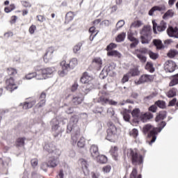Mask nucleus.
<instances>
[{"instance_id": "nucleus-1", "label": "nucleus", "mask_w": 178, "mask_h": 178, "mask_svg": "<svg viewBox=\"0 0 178 178\" xmlns=\"http://www.w3.org/2000/svg\"><path fill=\"white\" fill-rule=\"evenodd\" d=\"M77 65H79V62L77 61V58H76L70 59L69 63H67L66 61L63 60L60 63L62 70L58 71L59 76H60V77H65V76L67 74L69 70H70L71 69H74V67H76Z\"/></svg>"}, {"instance_id": "nucleus-2", "label": "nucleus", "mask_w": 178, "mask_h": 178, "mask_svg": "<svg viewBox=\"0 0 178 178\" xmlns=\"http://www.w3.org/2000/svg\"><path fill=\"white\" fill-rule=\"evenodd\" d=\"M143 131L144 134H148L149 138L152 139L149 142V145H152L153 143L156 141V134H158V128H154L152 125L147 124L143 127Z\"/></svg>"}, {"instance_id": "nucleus-3", "label": "nucleus", "mask_w": 178, "mask_h": 178, "mask_svg": "<svg viewBox=\"0 0 178 178\" xmlns=\"http://www.w3.org/2000/svg\"><path fill=\"white\" fill-rule=\"evenodd\" d=\"M92 76H90L87 72H85L82 77L81 78V83L86 85V89L85 90V94H88L92 88H95L94 83H92Z\"/></svg>"}, {"instance_id": "nucleus-4", "label": "nucleus", "mask_w": 178, "mask_h": 178, "mask_svg": "<svg viewBox=\"0 0 178 178\" xmlns=\"http://www.w3.org/2000/svg\"><path fill=\"white\" fill-rule=\"evenodd\" d=\"M140 40L142 44H149L152 40V36L151 35V28L148 26H145L140 31Z\"/></svg>"}, {"instance_id": "nucleus-5", "label": "nucleus", "mask_w": 178, "mask_h": 178, "mask_svg": "<svg viewBox=\"0 0 178 178\" xmlns=\"http://www.w3.org/2000/svg\"><path fill=\"white\" fill-rule=\"evenodd\" d=\"M108 129H107V140L108 141H111V143H115V140H116V135L118 133V128L112 123L111 122L108 123Z\"/></svg>"}, {"instance_id": "nucleus-6", "label": "nucleus", "mask_w": 178, "mask_h": 178, "mask_svg": "<svg viewBox=\"0 0 178 178\" xmlns=\"http://www.w3.org/2000/svg\"><path fill=\"white\" fill-rule=\"evenodd\" d=\"M44 150L49 152V154H52V155H55L56 156H60V150L56 148V146L54 145L52 143H45L44 146Z\"/></svg>"}, {"instance_id": "nucleus-7", "label": "nucleus", "mask_w": 178, "mask_h": 178, "mask_svg": "<svg viewBox=\"0 0 178 178\" xmlns=\"http://www.w3.org/2000/svg\"><path fill=\"white\" fill-rule=\"evenodd\" d=\"M128 155H129V156H131L133 165H140V163H143V156L138 155L136 151L130 149L128 151Z\"/></svg>"}, {"instance_id": "nucleus-8", "label": "nucleus", "mask_w": 178, "mask_h": 178, "mask_svg": "<svg viewBox=\"0 0 178 178\" xmlns=\"http://www.w3.org/2000/svg\"><path fill=\"white\" fill-rule=\"evenodd\" d=\"M152 24L154 34H158V31L159 33H162V31H165V30H166V27H168V24H166V22H165V21H161L160 24L158 26V24H156V22L153 20Z\"/></svg>"}, {"instance_id": "nucleus-9", "label": "nucleus", "mask_w": 178, "mask_h": 178, "mask_svg": "<svg viewBox=\"0 0 178 178\" xmlns=\"http://www.w3.org/2000/svg\"><path fill=\"white\" fill-rule=\"evenodd\" d=\"M154 81V76L149 74H143L138 80H135L134 83L136 86L140 84H144L145 83H149Z\"/></svg>"}, {"instance_id": "nucleus-10", "label": "nucleus", "mask_w": 178, "mask_h": 178, "mask_svg": "<svg viewBox=\"0 0 178 178\" xmlns=\"http://www.w3.org/2000/svg\"><path fill=\"white\" fill-rule=\"evenodd\" d=\"M50 124L51 126V130L54 133H56V137H58L60 133H62V129L59 126V121L58 118H53L50 122Z\"/></svg>"}, {"instance_id": "nucleus-11", "label": "nucleus", "mask_w": 178, "mask_h": 178, "mask_svg": "<svg viewBox=\"0 0 178 178\" xmlns=\"http://www.w3.org/2000/svg\"><path fill=\"white\" fill-rule=\"evenodd\" d=\"M34 77H35L36 80H44V76H40V68L38 67L35 68V72L29 73L25 76L26 80H31Z\"/></svg>"}, {"instance_id": "nucleus-12", "label": "nucleus", "mask_w": 178, "mask_h": 178, "mask_svg": "<svg viewBox=\"0 0 178 178\" xmlns=\"http://www.w3.org/2000/svg\"><path fill=\"white\" fill-rule=\"evenodd\" d=\"M6 88L8 90V91H10V92H12L14 91V90H17V85L15 83V80L13 78L10 77L9 79H6Z\"/></svg>"}, {"instance_id": "nucleus-13", "label": "nucleus", "mask_w": 178, "mask_h": 178, "mask_svg": "<svg viewBox=\"0 0 178 178\" xmlns=\"http://www.w3.org/2000/svg\"><path fill=\"white\" fill-rule=\"evenodd\" d=\"M54 52H55V47H50L47 49L46 53L43 57L45 63H48V62H49V60L54 58Z\"/></svg>"}, {"instance_id": "nucleus-14", "label": "nucleus", "mask_w": 178, "mask_h": 178, "mask_svg": "<svg viewBox=\"0 0 178 178\" xmlns=\"http://www.w3.org/2000/svg\"><path fill=\"white\" fill-rule=\"evenodd\" d=\"M40 76L44 77V79H46V77H49L51 76V74H53L54 72L56 71L55 67H47L44 69H39Z\"/></svg>"}, {"instance_id": "nucleus-15", "label": "nucleus", "mask_w": 178, "mask_h": 178, "mask_svg": "<svg viewBox=\"0 0 178 178\" xmlns=\"http://www.w3.org/2000/svg\"><path fill=\"white\" fill-rule=\"evenodd\" d=\"M79 122V118L77 116H72L70 118V123L67 127V133H70L72 130H74V127H76L77 122Z\"/></svg>"}, {"instance_id": "nucleus-16", "label": "nucleus", "mask_w": 178, "mask_h": 178, "mask_svg": "<svg viewBox=\"0 0 178 178\" xmlns=\"http://www.w3.org/2000/svg\"><path fill=\"white\" fill-rule=\"evenodd\" d=\"M164 69L165 72H168L169 73L175 72L176 69V63L172 60L166 61L164 65Z\"/></svg>"}, {"instance_id": "nucleus-17", "label": "nucleus", "mask_w": 178, "mask_h": 178, "mask_svg": "<svg viewBox=\"0 0 178 178\" xmlns=\"http://www.w3.org/2000/svg\"><path fill=\"white\" fill-rule=\"evenodd\" d=\"M72 102L74 105H80L84 101V95L81 92L76 93L73 95Z\"/></svg>"}, {"instance_id": "nucleus-18", "label": "nucleus", "mask_w": 178, "mask_h": 178, "mask_svg": "<svg viewBox=\"0 0 178 178\" xmlns=\"http://www.w3.org/2000/svg\"><path fill=\"white\" fill-rule=\"evenodd\" d=\"M35 99L29 98L24 103H21L20 106L23 109H31V108L35 105Z\"/></svg>"}, {"instance_id": "nucleus-19", "label": "nucleus", "mask_w": 178, "mask_h": 178, "mask_svg": "<svg viewBox=\"0 0 178 178\" xmlns=\"http://www.w3.org/2000/svg\"><path fill=\"white\" fill-rule=\"evenodd\" d=\"M152 118H154V115L149 112L141 113L138 120H141V122L145 123V122H148V120L152 119Z\"/></svg>"}, {"instance_id": "nucleus-20", "label": "nucleus", "mask_w": 178, "mask_h": 178, "mask_svg": "<svg viewBox=\"0 0 178 178\" xmlns=\"http://www.w3.org/2000/svg\"><path fill=\"white\" fill-rule=\"evenodd\" d=\"M90 156L93 159L98 158V155H99V150L98 149V146L96 145H92L90 148Z\"/></svg>"}, {"instance_id": "nucleus-21", "label": "nucleus", "mask_w": 178, "mask_h": 178, "mask_svg": "<svg viewBox=\"0 0 178 178\" xmlns=\"http://www.w3.org/2000/svg\"><path fill=\"white\" fill-rule=\"evenodd\" d=\"M166 7L165 6H155L152 7L149 11V16H153L155 12H165Z\"/></svg>"}, {"instance_id": "nucleus-22", "label": "nucleus", "mask_w": 178, "mask_h": 178, "mask_svg": "<svg viewBox=\"0 0 178 178\" xmlns=\"http://www.w3.org/2000/svg\"><path fill=\"white\" fill-rule=\"evenodd\" d=\"M167 34L169 37H174L175 38H178V29L177 27L173 28L170 26L167 29Z\"/></svg>"}, {"instance_id": "nucleus-23", "label": "nucleus", "mask_w": 178, "mask_h": 178, "mask_svg": "<svg viewBox=\"0 0 178 178\" xmlns=\"http://www.w3.org/2000/svg\"><path fill=\"white\" fill-rule=\"evenodd\" d=\"M128 39L129 41H131V48H135L138 45V40L133 36V33L131 32H128Z\"/></svg>"}, {"instance_id": "nucleus-24", "label": "nucleus", "mask_w": 178, "mask_h": 178, "mask_svg": "<svg viewBox=\"0 0 178 178\" xmlns=\"http://www.w3.org/2000/svg\"><path fill=\"white\" fill-rule=\"evenodd\" d=\"M108 73V76H113L115 74V64H109L104 67Z\"/></svg>"}, {"instance_id": "nucleus-25", "label": "nucleus", "mask_w": 178, "mask_h": 178, "mask_svg": "<svg viewBox=\"0 0 178 178\" xmlns=\"http://www.w3.org/2000/svg\"><path fill=\"white\" fill-rule=\"evenodd\" d=\"M54 157H51L49 159V164L51 168H55L58 165V159L59 156H57L56 155H53Z\"/></svg>"}, {"instance_id": "nucleus-26", "label": "nucleus", "mask_w": 178, "mask_h": 178, "mask_svg": "<svg viewBox=\"0 0 178 178\" xmlns=\"http://www.w3.org/2000/svg\"><path fill=\"white\" fill-rule=\"evenodd\" d=\"M92 63L95 65L98 69H101L102 67V58L100 57H96L93 58Z\"/></svg>"}, {"instance_id": "nucleus-27", "label": "nucleus", "mask_w": 178, "mask_h": 178, "mask_svg": "<svg viewBox=\"0 0 178 178\" xmlns=\"http://www.w3.org/2000/svg\"><path fill=\"white\" fill-rule=\"evenodd\" d=\"M103 95L102 96H100V97L98 99V102L102 104V105H105L106 104H108L109 102V99L105 97V95H106V92H102Z\"/></svg>"}, {"instance_id": "nucleus-28", "label": "nucleus", "mask_w": 178, "mask_h": 178, "mask_svg": "<svg viewBox=\"0 0 178 178\" xmlns=\"http://www.w3.org/2000/svg\"><path fill=\"white\" fill-rule=\"evenodd\" d=\"M128 74L130 75L131 77H136V76H140V70L138 68L134 67L129 70Z\"/></svg>"}, {"instance_id": "nucleus-29", "label": "nucleus", "mask_w": 178, "mask_h": 178, "mask_svg": "<svg viewBox=\"0 0 178 178\" xmlns=\"http://www.w3.org/2000/svg\"><path fill=\"white\" fill-rule=\"evenodd\" d=\"M97 160V162L99 163H106L108 162V158L104 155H99L96 159H94Z\"/></svg>"}, {"instance_id": "nucleus-30", "label": "nucleus", "mask_w": 178, "mask_h": 178, "mask_svg": "<svg viewBox=\"0 0 178 178\" xmlns=\"http://www.w3.org/2000/svg\"><path fill=\"white\" fill-rule=\"evenodd\" d=\"M153 44L156 47L157 49H162L164 48L163 44L162 43V40L154 39L153 40Z\"/></svg>"}, {"instance_id": "nucleus-31", "label": "nucleus", "mask_w": 178, "mask_h": 178, "mask_svg": "<svg viewBox=\"0 0 178 178\" xmlns=\"http://www.w3.org/2000/svg\"><path fill=\"white\" fill-rule=\"evenodd\" d=\"M108 56H114L115 58H122V54L120 52L116 51V50H113L110 51L107 53Z\"/></svg>"}, {"instance_id": "nucleus-32", "label": "nucleus", "mask_w": 178, "mask_h": 178, "mask_svg": "<svg viewBox=\"0 0 178 178\" xmlns=\"http://www.w3.org/2000/svg\"><path fill=\"white\" fill-rule=\"evenodd\" d=\"M135 54H140L141 55H146L147 54H148L149 53V49H148L146 47H143L139 49L135 50Z\"/></svg>"}, {"instance_id": "nucleus-33", "label": "nucleus", "mask_w": 178, "mask_h": 178, "mask_svg": "<svg viewBox=\"0 0 178 178\" xmlns=\"http://www.w3.org/2000/svg\"><path fill=\"white\" fill-rule=\"evenodd\" d=\"M166 118V111H160L159 115L156 117V122H159V120H163Z\"/></svg>"}, {"instance_id": "nucleus-34", "label": "nucleus", "mask_w": 178, "mask_h": 178, "mask_svg": "<svg viewBox=\"0 0 178 178\" xmlns=\"http://www.w3.org/2000/svg\"><path fill=\"white\" fill-rule=\"evenodd\" d=\"M134 55L137 56L141 63H145V62H147V57L144 56V54H141L140 53H134Z\"/></svg>"}, {"instance_id": "nucleus-35", "label": "nucleus", "mask_w": 178, "mask_h": 178, "mask_svg": "<svg viewBox=\"0 0 178 178\" xmlns=\"http://www.w3.org/2000/svg\"><path fill=\"white\" fill-rule=\"evenodd\" d=\"M145 69L150 73H154L155 72V68H154V65H152V63H147Z\"/></svg>"}, {"instance_id": "nucleus-36", "label": "nucleus", "mask_w": 178, "mask_h": 178, "mask_svg": "<svg viewBox=\"0 0 178 178\" xmlns=\"http://www.w3.org/2000/svg\"><path fill=\"white\" fill-rule=\"evenodd\" d=\"M175 13H173L172 10H168L163 16V19H169V17H173Z\"/></svg>"}, {"instance_id": "nucleus-37", "label": "nucleus", "mask_w": 178, "mask_h": 178, "mask_svg": "<svg viewBox=\"0 0 178 178\" xmlns=\"http://www.w3.org/2000/svg\"><path fill=\"white\" fill-rule=\"evenodd\" d=\"M131 115H132L133 118H137L138 120H139L140 115H141V113H140V109L134 108L131 112Z\"/></svg>"}, {"instance_id": "nucleus-38", "label": "nucleus", "mask_w": 178, "mask_h": 178, "mask_svg": "<svg viewBox=\"0 0 178 178\" xmlns=\"http://www.w3.org/2000/svg\"><path fill=\"white\" fill-rule=\"evenodd\" d=\"M125 38H126V33H122L117 36L115 40L117 42H122L124 41Z\"/></svg>"}, {"instance_id": "nucleus-39", "label": "nucleus", "mask_w": 178, "mask_h": 178, "mask_svg": "<svg viewBox=\"0 0 178 178\" xmlns=\"http://www.w3.org/2000/svg\"><path fill=\"white\" fill-rule=\"evenodd\" d=\"M24 141H26V138H19L16 141L17 146L24 147Z\"/></svg>"}, {"instance_id": "nucleus-40", "label": "nucleus", "mask_w": 178, "mask_h": 178, "mask_svg": "<svg viewBox=\"0 0 178 178\" xmlns=\"http://www.w3.org/2000/svg\"><path fill=\"white\" fill-rule=\"evenodd\" d=\"M79 148H84L86 145V138L84 137L80 138L79 140L77 143Z\"/></svg>"}, {"instance_id": "nucleus-41", "label": "nucleus", "mask_w": 178, "mask_h": 178, "mask_svg": "<svg viewBox=\"0 0 178 178\" xmlns=\"http://www.w3.org/2000/svg\"><path fill=\"white\" fill-rule=\"evenodd\" d=\"M143 26V22L140 20L134 21L131 25V27H134V29H138Z\"/></svg>"}, {"instance_id": "nucleus-42", "label": "nucleus", "mask_w": 178, "mask_h": 178, "mask_svg": "<svg viewBox=\"0 0 178 178\" xmlns=\"http://www.w3.org/2000/svg\"><path fill=\"white\" fill-rule=\"evenodd\" d=\"M7 73L9 76H15L17 74V70L13 67H10L7 69Z\"/></svg>"}, {"instance_id": "nucleus-43", "label": "nucleus", "mask_w": 178, "mask_h": 178, "mask_svg": "<svg viewBox=\"0 0 178 178\" xmlns=\"http://www.w3.org/2000/svg\"><path fill=\"white\" fill-rule=\"evenodd\" d=\"M176 92L177 90L175 88H172L168 91L167 93V97H168V98H173V97H175Z\"/></svg>"}, {"instance_id": "nucleus-44", "label": "nucleus", "mask_w": 178, "mask_h": 178, "mask_svg": "<svg viewBox=\"0 0 178 178\" xmlns=\"http://www.w3.org/2000/svg\"><path fill=\"white\" fill-rule=\"evenodd\" d=\"M130 178H141V175H137V169L134 168L130 175Z\"/></svg>"}, {"instance_id": "nucleus-45", "label": "nucleus", "mask_w": 178, "mask_h": 178, "mask_svg": "<svg viewBox=\"0 0 178 178\" xmlns=\"http://www.w3.org/2000/svg\"><path fill=\"white\" fill-rule=\"evenodd\" d=\"M150 59H153V60H155L156 59H158V54L153 52L152 51L149 50L148 54Z\"/></svg>"}, {"instance_id": "nucleus-46", "label": "nucleus", "mask_w": 178, "mask_h": 178, "mask_svg": "<svg viewBox=\"0 0 178 178\" xmlns=\"http://www.w3.org/2000/svg\"><path fill=\"white\" fill-rule=\"evenodd\" d=\"M178 84V74L174 76L173 79L170 83V86L173 87V86H176Z\"/></svg>"}, {"instance_id": "nucleus-47", "label": "nucleus", "mask_w": 178, "mask_h": 178, "mask_svg": "<svg viewBox=\"0 0 178 178\" xmlns=\"http://www.w3.org/2000/svg\"><path fill=\"white\" fill-rule=\"evenodd\" d=\"M176 55H178V51L177 50H170L168 53V58H175Z\"/></svg>"}, {"instance_id": "nucleus-48", "label": "nucleus", "mask_w": 178, "mask_h": 178, "mask_svg": "<svg viewBox=\"0 0 178 178\" xmlns=\"http://www.w3.org/2000/svg\"><path fill=\"white\" fill-rule=\"evenodd\" d=\"M129 134L134 137V138H137V137H138V130L137 129H134L130 131Z\"/></svg>"}, {"instance_id": "nucleus-49", "label": "nucleus", "mask_w": 178, "mask_h": 178, "mask_svg": "<svg viewBox=\"0 0 178 178\" xmlns=\"http://www.w3.org/2000/svg\"><path fill=\"white\" fill-rule=\"evenodd\" d=\"M45 102H47V100L45 99H41L40 102H38L35 107L38 108H42L43 106H45Z\"/></svg>"}, {"instance_id": "nucleus-50", "label": "nucleus", "mask_w": 178, "mask_h": 178, "mask_svg": "<svg viewBox=\"0 0 178 178\" xmlns=\"http://www.w3.org/2000/svg\"><path fill=\"white\" fill-rule=\"evenodd\" d=\"M89 32L92 33V34L90 35V38L92 37V40H94V37H95L97 35V34H98V32H97L96 33L94 34V33H95V26H92L89 29ZM94 34V35H92Z\"/></svg>"}, {"instance_id": "nucleus-51", "label": "nucleus", "mask_w": 178, "mask_h": 178, "mask_svg": "<svg viewBox=\"0 0 178 178\" xmlns=\"http://www.w3.org/2000/svg\"><path fill=\"white\" fill-rule=\"evenodd\" d=\"M109 75L108 71L106 70V68L104 67L102 72L100 73V77L101 79H105V77H106V76Z\"/></svg>"}, {"instance_id": "nucleus-52", "label": "nucleus", "mask_w": 178, "mask_h": 178, "mask_svg": "<svg viewBox=\"0 0 178 178\" xmlns=\"http://www.w3.org/2000/svg\"><path fill=\"white\" fill-rule=\"evenodd\" d=\"M124 26V20H120L116 24V30H119V29H122Z\"/></svg>"}, {"instance_id": "nucleus-53", "label": "nucleus", "mask_w": 178, "mask_h": 178, "mask_svg": "<svg viewBox=\"0 0 178 178\" xmlns=\"http://www.w3.org/2000/svg\"><path fill=\"white\" fill-rule=\"evenodd\" d=\"M80 162L82 168H85V169H87L88 168V163L87 162V161L82 159L80 160Z\"/></svg>"}, {"instance_id": "nucleus-54", "label": "nucleus", "mask_w": 178, "mask_h": 178, "mask_svg": "<svg viewBox=\"0 0 178 178\" xmlns=\"http://www.w3.org/2000/svg\"><path fill=\"white\" fill-rule=\"evenodd\" d=\"M80 49H81V43H78L74 47V54H77V52H79Z\"/></svg>"}, {"instance_id": "nucleus-55", "label": "nucleus", "mask_w": 178, "mask_h": 178, "mask_svg": "<svg viewBox=\"0 0 178 178\" xmlns=\"http://www.w3.org/2000/svg\"><path fill=\"white\" fill-rule=\"evenodd\" d=\"M155 105L159 106V108H161V109H163V108H165V103L163 101L156 102Z\"/></svg>"}, {"instance_id": "nucleus-56", "label": "nucleus", "mask_w": 178, "mask_h": 178, "mask_svg": "<svg viewBox=\"0 0 178 178\" xmlns=\"http://www.w3.org/2000/svg\"><path fill=\"white\" fill-rule=\"evenodd\" d=\"M118 45L115 43H111L109 45L107 46L106 50L107 51H112L114 48H116Z\"/></svg>"}, {"instance_id": "nucleus-57", "label": "nucleus", "mask_w": 178, "mask_h": 178, "mask_svg": "<svg viewBox=\"0 0 178 178\" xmlns=\"http://www.w3.org/2000/svg\"><path fill=\"white\" fill-rule=\"evenodd\" d=\"M37 30V26H35V25H31L29 27V33L30 34H34V33H35V31Z\"/></svg>"}, {"instance_id": "nucleus-58", "label": "nucleus", "mask_w": 178, "mask_h": 178, "mask_svg": "<svg viewBox=\"0 0 178 178\" xmlns=\"http://www.w3.org/2000/svg\"><path fill=\"white\" fill-rule=\"evenodd\" d=\"M65 19L67 20H73V13L69 12L65 15Z\"/></svg>"}, {"instance_id": "nucleus-59", "label": "nucleus", "mask_w": 178, "mask_h": 178, "mask_svg": "<svg viewBox=\"0 0 178 178\" xmlns=\"http://www.w3.org/2000/svg\"><path fill=\"white\" fill-rule=\"evenodd\" d=\"M111 165H106L104 167H103L102 170L104 172V173H109V172H111Z\"/></svg>"}, {"instance_id": "nucleus-60", "label": "nucleus", "mask_w": 178, "mask_h": 178, "mask_svg": "<svg viewBox=\"0 0 178 178\" xmlns=\"http://www.w3.org/2000/svg\"><path fill=\"white\" fill-rule=\"evenodd\" d=\"M129 76H130L129 74V73L126 74L125 75H124L122 79V83H127V81H129Z\"/></svg>"}, {"instance_id": "nucleus-61", "label": "nucleus", "mask_w": 178, "mask_h": 178, "mask_svg": "<svg viewBox=\"0 0 178 178\" xmlns=\"http://www.w3.org/2000/svg\"><path fill=\"white\" fill-rule=\"evenodd\" d=\"M48 166H49V165H48V163H42L41 165V169L42 170H44V172H47V170L48 169Z\"/></svg>"}, {"instance_id": "nucleus-62", "label": "nucleus", "mask_w": 178, "mask_h": 178, "mask_svg": "<svg viewBox=\"0 0 178 178\" xmlns=\"http://www.w3.org/2000/svg\"><path fill=\"white\" fill-rule=\"evenodd\" d=\"M22 6H24V8H31V3L29 1H22Z\"/></svg>"}, {"instance_id": "nucleus-63", "label": "nucleus", "mask_w": 178, "mask_h": 178, "mask_svg": "<svg viewBox=\"0 0 178 178\" xmlns=\"http://www.w3.org/2000/svg\"><path fill=\"white\" fill-rule=\"evenodd\" d=\"M107 113L110 115V116H113L115 115V111L113 110V108H110L107 110Z\"/></svg>"}, {"instance_id": "nucleus-64", "label": "nucleus", "mask_w": 178, "mask_h": 178, "mask_svg": "<svg viewBox=\"0 0 178 178\" xmlns=\"http://www.w3.org/2000/svg\"><path fill=\"white\" fill-rule=\"evenodd\" d=\"M65 174L63 173V170H60L56 178H63Z\"/></svg>"}]
</instances>
